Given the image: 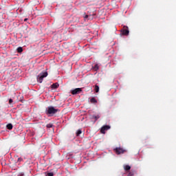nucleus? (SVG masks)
Here are the masks:
<instances>
[{
  "instance_id": "1",
  "label": "nucleus",
  "mask_w": 176,
  "mask_h": 176,
  "mask_svg": "<svg viewBox=\"0 0 176 176\" xmlns=\"http://www.w3.org/2000/svg\"><path fill=\"white\" fill-rule=\"evenodd\" d=\"M57 112H58V109H55L52 106L48 107L45 110V113L47 115H55Z\"/></svg>"
},
{
  "instance_id": "2",
  "label": "nucleus",
  "mask_w": 176,
  "mask_h": 176,
  "mask_svg": "<svg viewBox=\"0 0 176 176\" xmlns=\"http://www.w3.org/2000/svg\"><path fill=\"white\" fill-rule=\"evenodd\" d=\"M46 76H47V72L40 73L37 76V82L42 83L43 82V78H46Z\"/></svg>"
},
{
  "instance_id": "3",
  "label": "nucleus",
  "mask_w": 176,
  "mask_h": 176,
  "mask_svg": "<svg viewBox=\"0 0 176 176\" xmlns=\"http://www.w3.org/2000/svg\"><path fill=\"white\" fill-rule=\"evenodd\" d=\"M82 93V88H76L71 90V94L73 96H76V94H80Z\"/></svg>"
},
{
  "instance_id": "4",
  "label": "nucleus",
  "mask_w": 176,
  "mask_h": 176,
  "mask_svg": "<svg viewBox=\"0 0 176 176\" xmlns=\"http://www.w3.org/2000/svg\"><path fill=\"white\" fill-rule=\"evenodd\" d=\"M113 151L116 152V153L117 155H120L122 153H124V152H126V151L120 147H117L116 148L113 149Z\"/></svg>"
},
{
  "instance_id": "5",
  "label": "nucleus",
  "mask_w": 176,
  "mask_h": 176,
  "mask_svg": "<svg viewBox=\"0 0 176 176\" xmlns=\"http://www.w3.org/2000/svg\"><path fill=\"white\" fill-rule=\"evenodd\" d=\"M123 28L124 29L122 30H121V32L123 35H125L126 36H127V35H129V34H130V31H129V27L124 26Z\"/></svg>"
},
{
  "instance_id": "6",
  "label": "nucleus",
  "mask_w": 176,
  "mask_h": 176,
  "mask_svg": "<svg viewBox=\"0 0 176 176\" xmlns=\"http://www.w3.org/2000/svg\"><path fill=\"white\" fill-rule=\"evenodd\" d=\"M109 129H111L109 125H104L100 129V133L102 134H105V131H107V130H109Z\"/></svg>"
},
{
  "instance_id": "7",
  "label": "nucleus",
  "mask_w": 176,
  "mask_h": 176,
  "mask_svg": "<svg viewBox=\"0 0 176 176\" xmlns=\"http://www.w3.org/2000/svg\"><path fill=\"white\" fill-rule=\"evenodd\" d=\"M60 85L58 84V82H56V83H54L51 85V87L52 89H58Z\"/></svg>"
},
{
  "instance_id": "8",
  "label": "nucleus",
  "mask_w": 176,
  "mask_h": 176,
  "mask_svg": "<svg viewBox=\"0 0 176 176\" xmlns=\"http://www.w3.org/2000/svg\"><path fill=\"white\" fill-rule=\"evenodd\" d=\"M124 169L125 170V171H130V170L131 169V166H130L129 165H124Z\"/></svg>"
},
{
  "instance_id": "9",
  "label": "nucleus",
  "mask_w": 176,
  "mask_h": 176,
  "mask_svg": "<svg viewBox=\"0 0 176 176\" xmlns=\"http://www.w3.org/2000/svg\"><path fill=\"white\" fill-rule=\"evenodd\" d=\"M90 102L91 104H96L97 103V100L96 99V98H92L90 99Z\"/></svg>"
},
{
  "instance_id": "10",
  "label": "nucleus",
  "mask_w": 176,
  "mask_h": 176,
  "mask_svg": "<svg viewBox=\"0 0 176 176\" xmlns=\"http://www.w3.org/2000/svg\"><path fill=\"white\" fill-rule=\"evenodd\" d=\"M6 127L8 130H12V129H13V125L12 124H8Z\"/></svg>"
},
{
  "instance_id": "11",
  "label": "nucleus",
  "mask_w": 176,
  "mask_h": 176,
  "mask_svg": "<svg viewBox=\"0 0 176 176\" xmlns=\"http://www.w3.org/2000/svg\"><path fill=\"white\" fill-rule=\"evenodd\" d=\"M16 52H17L18 53H23V47H18V48L16 49Z\"/></svg>"
},
{
  "instance_id": "12",
  "label": "nucleus",
  "mask_w": 176,
  "mask_h": 176,
  "mask_svg": "<svg viewBox=\"0 0 176 176\" xmlns=\"http://www.w3.org/2000/svg\"><path fill=\"white\" fill-rule=\"evenodd\" d=\"M95 91L96 93H98V91H100V87H98V85H95Z\"/></svg>"
},
{
  "instance_id": "13",
  "label": "nucleus",
  "mask_w": 176,
  "mask_h": 176,
  "mask_svg": "<svg viewBox=\"0 0 176 176\" xmlns=\"http://www.w3.org/2000/svg\"><path fill=\"white\" fill-rule=\"evenodd\" d=\"M80 134H82V130L78 129L76 132V136L79 137Z\"/></svg>"
},
{
  "instance_id": "14",
  "label": "nucleus",
  "mask_w": 176,
  "mask_h": 176,
  "mask_svg": "<svg viewBox=\"0 0 176 176\" xmlns=\"http://www.w3.org/2000/svg\"><path fill=\"white\" fill-rule=\"evenodd\" d=\"M93 118L96 121H97L98 119H100V116H93Z\"/></svg>"
},
{
  "instance_id": "15",
  "label": "nucleus",
  "mask_w": 176,
  "mask_h": 176,
  "mask_svg": "<svg viewBox=\"0 0 176 176\" xmlns=\"http://www.w3.org/2000/svg\"><path fill=\"white\" fill-rule=\"evenodd\" d=\"M46 126L47 127V129H52V127H53V124H47Z\"/></svg>"
},
{
  "instance_id": "16",
  "label": "nucleus",
  "mask_w": 176,
  "mask_h": 176,
  "mask_svg": "<svg viewBox=\"0 0 176 176\" xmlns=\"http://www.w3.org/2000/svg\"><path fill=\"white\" fill-rule=\"evenodd\" d=\"M134 175V172H129L128 174V176H133Z\"/></svg>"
},
{
  "instance_id": "17",
  "label": "nucleus",
  "mask_w": 176,
  "mask_h": 176,
  "mask_svg": "<svg viewBox=\"0 0 176 176\" xmlns=\"http://www.w3.org/2000/svg\"><path fill=\"white\" fill-rule=\"evenodd\" d=\"M83 17H84V19H89V16L87 14H84Z\"/></svg>"
},
{
  "instance_id": "18",
  "label": "nucleus",
  "mask_w": 176,
  "mask_h": 176,
  "mask_svg": "<svg viewBox=\"0 0 176 176\" xmlns=\"http://www.w3.org/2000/svg\"><path fill=\"white\" fill-rule=\"evenodd\" d=\"M54 174L53 173H48L47 176H53Z\"/></svg>"
},
{
  "instance_id": "19",
  "label": "nucleus",
  "mask_w": 176,
  "mask_h": 176,
  "mask_svg": "<svg viewBox=\"0 0 176 176\" xmlns=\"http://www.w3.org/2000/svg\"><path fill=\"white\" fill-rule=\"evenodd\" d=\"M13 103V100L12 99H9V104H12Z\"/></svg>"
},
{
  "instance_id": "20",
  "label": "nucleus",
  "mask_w": 176,
  "mask_h": 176,
  "mask_svg": "<svg viewBox=\"0 0 176 176\" xmlns=\"http://www.w3.org/2000/svg\"><path fill=\"white\" fill-rule=\"evenodd\" d=\"M18 162H23V158H21V157L18 158Z\"/></svg>"
},
{
  "instance_id": "21",
  "label": "nucleus",
  "mask_w": 176,
  "mask_h": 176,
  "mask_svg": "<svg viewBox=\"0 0 176 176\" xmlns=\"http://www.w3.org/2000/svg\"><path fill=\"white\" fill-rule=\"evenodd\" d=\"M95 69L96 70L98 69V65H95Z\"/></svg>"
},
{
  "instance_id": "22",
  "label": "nucleus",
  "mask_w": 176,
  "mask_h": 176,
  "mask_svg": "<svg viewBox=\"0 0 176 176\" xmlns=\"http://www.w3.org/2000/svg\"><path fill=\"white\" fill-rule=\"evenodd\" d=\"M27 20H28V19H24V21H27Z\"/></svg>"
}]
</instances>
